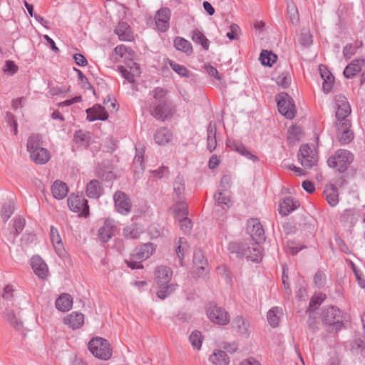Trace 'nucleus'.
<instances>
[{"label":"nucleus","mask_w":365,"mask_h":365,"mask_svg":"<svg viewBox=\"0 0 365 365\" xmlns=\"http://www.w3.org/2000/svg\"><path fill=\"white\" fill-rule=\"evenodd\" d=\"M0 296L7 303L4 311V318L16 330L24 329V322L19 317L29 304L28 297L21 294L14 282H5L1 287Z\"/></svg>","instance_id":"obj_1"},{"label":"nucleus","mask_w":365,"mask_h":365,"mask_svg":"<svg viewBox=\"0 0 365 365\" xmlns=\"http://www.w3.org/2000/svg\"><path fill=\"white\" fill-rule=\"evenodd\" d=\"M168 91L158 87L152 91V97L148 101V111L155 118L165 120L171 116L174 109L168 99Z\"/></svg>","instance_id":"obj_2"},{"label":"nucleus","mask_w":365,"mask_h":365,"mask_svg":"<svg viewBox=\"0 0 365 365\" xmlns=\"http://www.w3.org/2000/svg\"><path fill=\"white\" fill-rule=\"evenodd\" d=\"M297 158L303 168L294 165H289L288 168L294 170L298 176L304 175V169H310L317 164L318 154L315 146L309 144L302 145L297 152Z\"/></svg>","instance_id":"obj_3"},{"label":"nucleus","mask_w":365,"mask_h":365,"mask_svg":"<svg viewBox=\"0 0 365 365\" xmlns=\"http://www.w3.org/2000/svg\"><path fill=\"white\" fill-rule=\"evenodd\" d=\"M173 271L170 268L160 266L155 272V282L158 287L157 295L163 299L171 294L177 287V284L172 282Z\"/></svg>","instance_id":"obj_4"},{"label":"nucleus","mask_w":365,"mask_h":365,"mask_svg":"<svg viewBox=\"0 0 365 365\" xmlns=\"http://www.w3.org/2000/svg\"><path fill=\"white\" fill-rule=\"evenodd\" d=\"M40 144V137L38 135H31L27 142V150L32 160L37 164L43 165L50 160L51 155L50 153L41 147Z\"/></svg>","instance_id":"obj_5"},{"label":"nucleus","mask_w":365,"mask_h":365,"mask_svg":"<svg viewBox=\"0 0 365 365\" xmlns=\"http://www.w3.org/2000/svg\"><path fill=\"white\" fill-rule=\"evenodd\" d=\"M88 347L91 353L98 359L107 361L112 356V349L110 343L102 337L93 338L88 342Z\"/></svg>","instance_id":"obj_6"},{"label":"nucleus","mask_w":365,"mask_h":365,"mask_svg":"<svg viewBox=\"0 0 365 365\" xmlns=\"http://www.w3.org/2000/svg\"><path fill=\"white\" fill-rule=\"evenodd\" d=\"M354 159L352 153L346 150H338L327 160V164L330 168L339 172L345 171L351 165Z\"/></svg>","instance_id":"obj_7"},{"label":"nucleus","mask_w":365,"mask_h":365,"mask_svg":"<svg viewBox=\"0 0 365 365\" xmlns=\"http://www.w3.org/2000/svg\"><path fill=\"white\" fill-rule=\"evenodd\" d=\"M206 315L209 320L217 325H226L230 321L229 313L222 307L215 304H210L207 306Z\"/></svg>","instance_id":"obj_8"},{"label":"nucleus","mask_w":365,"mask_h":365,"mask_svg":"<svg viewBox=\"0 0 365 365\" xmlns=\"http://www.w3.org/2000/svg\"><path fill=\"white\" fill-rule=\"evenodd\" d=\"M279 112L287 118L292 119L295 115V106L292 99L285 93H281L276 97Z\"/></svg>","instance_id":"obj_9"},{"label":"nucleus","mask_w":365,"mask_h":365,"mask_svg":"<svg viewBox=\"0 0 365 365\" xmlns=\"http://www.w3.org/2000/svg\"><path fill=\"white\" fill-rule=\"evenodd\" d=\"M70 210L78 213V216L87 217L89 214V207L87 200L82 196L71 195L67 200Z\"/></svg>","instance_id":"obj_10"},{"label":"nucleus","mask_w":365,"mask_h":365,"mask_svg":"<svg viewBox=\"0 0 365 365\" xmlns=\"http://www.w3.org/2000/svg\"><path fill=\"white\" fill-rule=\"evenodd\" d=\"M115 207L118 213L127 215L131 210V202L129 197L121 191H117L113 196Z\"/></svg>","instance_id":"obj_11"},{"label":"nucleus","mask_w":365,"mask_h":365,"mask_svg":"<svg viewBox=\"0 0 365 365\" xmlns=\"http://www.w3.org/2000/svg\"><path fill=\"white\" fill-rule=\"evenodd\" d=\"M118 70L123 77L131 83H133L135 78L140 77L141 73L140 65L134 61L129 63L128 66H119Z\"/></svg>","instance_id":"obj_12"},{"label":"nucleus","mask_w":365,"mask_h":365,"mask_svg":"<svg viewBox=\"0 0 365 365\" xmlns=\"http://www.w3.org/2000/svg\"><path fill=\"white\" fill-rule=\"evenodd\" d=\"M247 231L253 241L257 244H259L264 241V232L258 220H250L247 222Z\"/></svg>","instance_id":"obj_13"},{"label":"nucleus","mask_w":365,"mask_h":365,"mask_svg":"<svg viewBox=\"0 0 365 365\" xmlns=\"http://www.w3.org/2000/svg\"><path fill=\"white\" fill-rule=\"evenodd\" d=\"M336 117L339 121L346 120V117L351 113L350 106L344 96L335 97Z\"/></svg>","instance_id":"obj_14"},{"label":"nucleus","mask_w":365,"mask_h":365,"mask_svg":"<svg viewBox=\"0 0 365 365\" xmlns=\"http://www.w3.org/2000/svg\"><path fill=\"white\" fill-rule=\"evenodd\" d=\"M170 15V10L165 7L161 8L156 13L155 20L156 26L159 31L165 32L168 29Z\"/></svg>","instance_id":"obj_15"},{"label":"nucleus","mask_w":365,"mask_h":365,"mask_svg":"<svg viewBox=\"0 0 365 365\" xmlns=\"http://www.w3.org/2000/svg\"><path fill=\"white\" fill-rule=\"evenodd\" d=\"M50 240L56 253L61 257L66 255V252L58 230L53 226L50 229Z\"/></svg>","instance_id":"obj_16"},{"label":"nucleus","mask_w":365,"mask_h":365,"mask_svg":"<svg viewBox=\"0 0 365 365\" xmlns=\"http://www.w3.org/2000/svg\"><path fill=\"white\" fill-rule=\"evenodd\" d=\"M337 135L340 142L342 143H349L354 138V134L350 130V123L349 120L341 121L337 123Z\"/></svg>","instance_id":"obj_17"},{"label":"nucleus","mask_w":365,"mask_h":365,"mask_svg":"<svg viewBox=\"0 0 365 365\" xmlns=\"http://www.w3.org/2000/svg\"><path fill=\"white\" fill-rule=\"evenodd\" d=\"M31 265L34 273L40 278L45 279L48 274V268L46 263L39 256H34L31 260Z\"/></svg>","instance_id":"obj_18"},{"label":"nucleus","mask_w":365,"mask_h":365,"mask_svg":"<svg viewBox=\"0 0 365 365\" xmlns=\"http://www.w3.org/2000/svg\"><path fill=\"white\" fill-rule=\"evenodd\" d=\"M63 324L72 329H80L84 324V315L78 312H73L63 319Z\"/></svg>","instance_id":"obj_19"},{"label":"nucleus","mask_w":365,"mask_h":365,"mask_svg":"<svg viewBox=\"0 0 365 365\" xmlns=\"http://www.w3.org/2000/svg\"><path fill=\"white\" fill-rule=\"evenodd\" d=\"M115 54L118 56L120 61H123L125 66H128V63L133 61V58L135 57V51L129 47L124 45H119L114 49Z\"/></svg>","instance_id":"obj_20"},{"label":"nucleus","mask_w":365,"mask_h":365,"mask_svg":"<svg viewBox=\"0 0 365 365\" xmlns=\"http://www.w3.org/2000/svg\"><path fill=\"white\" fill-rule=\"evenodd\" d=\"M87 118L89 121L97 120H106L108 118V114L101 105L96 104L86 110Z\"/></svg>","instance_id":"obj_21"},{"label":"nucleus","mask_w":365,"mask_h":365,"mask_svg":"<svg viewBox=\"0 0 365 365\" xmlns=\"http://www.w3.org/2000/svg\"><path fill=\"white\" fill-rule=\"evenodd\" d=\"M234 328L237 332L243 337H248L251 333L252 327L249 320L237 317L233 322Z\"/></svg>","instance_id":"obj_22"},{"label":"nucleus","mask_w":365,"mask_h":365,"mask_svg":"<svg viewBox=\"0 0 365 365\" xmlns=\"http://www.w3.org/2000/svg\"><path fill=\"white\" fill-rule=\"evenodd\" d=\"M115 32L120 41H132L135 38L130 26L125 22H120L117 25Z\"/></svg>","instance_id":"obj_23"},{"label":"nucleus","mask_w":365,"mask_h":365,"mask_svg":"<svg viewBox=\"0 0 365 365\" xmlns=\"http://www.w3.org/2000/svg\"><path fill=\"white\" fill-rule=\"evenodd\" d=\"M115 232V227L112 220L107 219L104 222L103 226L99 230L98 235L101 241L108 242Z\"/></svg>","instance_id":"obj_24"},{"label":"nucleus","mask_w":365,"mask_h":365,"mask_svg":"<svg viewBox=\"0 0 365 365\" xmlns=\"http://www.w3.org/2000/svg\"><path fill=\"white\" fill-rule=\"evenodd\" d=\"M365 64L363 58L355 59L346 66L344 71V75L347 78H351L357 75Z\"/></svg>","instance_id":"obj_25"},{"label":"nucleus","mask_w":365,"mask_h":365,"mask_svg":"<svg viewBox=\"0 0 365 365\" xmlns=\"http://www.w3.org/2000/svg\"><path fill=\"white\" fill-rule=\"evenodd\" d=\"M298 201L290 197H286L279 202V212L280 215L287 216L299 207Z\"/></svg>","instance_id":"obj_26"},{"label":"nucleus","mask_w":365,"mask_h":365,"mask_svg":"<svg viewBox=\"0 0 365 365\" xmlns=\"http://www.w3.org/2000/svg\"><path fill=\"white\" fill-rule=\"evenodd\" d=\"M324 197L331 207L336 206L339 202V194L335 185L330 184L326 185L324 191Z\"/></svg>","instance_id":"obj_27"},{"label":"nucleus","mask_w":365,"mask_h":365,"mask_svg":"<svg viewBox=\"0 0 365 365\" xmlns=\"http://www.w3.org/2000/svg\"><path fill=\"white\" fill-rule=\"evenodd\" d=\"M68 189L66 183L56 180L51 187L53 196L57 200L63 199L68 194Z\"/></svg>","instance_id":"obj_28"},{"label":"nucleus","mask_w":365,"mask_h":365,"mask_svg":"<svg viewBox=\"0 0 365 365\" xmlns=\"http://www.w3.org/2000/svg\"><path fill=\"white\" fill-rule=\"evenodd\" d=\"M72 305V297L68 294H62L56 301V307L61 312H67L70 310Z\"/></svg>","instance_id":"obj_29"},{"label":"nucleus","mask_w":365,"mask_h":365,"mask_svg":"<svg viewBox=\"0 0 365 365\" xmlns=\"http://www.w3.org/2000/svg\"><path fill=\"white\" fill-rule=\"evenodd\" d=\"M155 250L156 247L153 244L145 243L136 252V257L138 259L141 261L145 260L153 255Z\"/></svg>","instance_id":"obj_30"},{"label":"nucleus","mask_w":365,"mask_h":365,"mask_svg":"<svg viewBox=\"0 0 365 365\" xmlns=\"http://www.w3.org/2000/svg\"><path fill=\"white\" fill-rule=\"evenodd\" d=\"M209 360L213 365H228L230 363L227 354L221 350H215Z\"/></svg>","instance_id":"obj_31"},{"label":"nucleus","mask_w":365,"mask_h":365,"mask_svg":"<svg viewBox=\"0 0 365 365\" xmlns=\"http://www.w3.org/2000/svg\"><path fill=\"white\" fill-rule=\"evenodd\" d=\"M154 138L157 144L163 145L170 141L172 133L166 128H160L156 131Z\"/></svg>","instance_id":"obj_32"},{"label":"nucleus","mask_w":365,"mask_h":365,"mask_svg":"<svg viewBox=\"0 0 365 365\" xmlns=\"http://www.w3.org/2000/svg\"><path fill=\"white\" fill-rule=\"evenodd\" d=\"M193 262L198 275L203 274L206 270L207 262L200 251L194 253Z\"/></svg>","instance_id":"obj_33"},{"label":"nucleus","mask_w":365,"mask_h":365,"mask_svg":"<svg viewBox=\"0 0 365 365\" xmlns=\"http://www.w3.org/2000/svg\"><path fill=\"white\" fill-rule=\"evenodd\" d=\"M245 255L253 262L260 261L262 258V253L259 244L255 242L252 247H248L245 250Z\"/></svg>","instance_id":"obj_34"},{"label":"nucleus","mask_w":365,"mask_h":365,"mask_svg":"<svg viewBox=\"0 0 365 365\" xmlns=\"http://www.w3.org/2000/svg\"><path fill=\"white\" fill-rule=\"evenodd\" d=\"M339 310L336 308L330 307L327 309L324 317L326 323L329 324L330 325L333 324V327H336V329L340 327L341 324L338 319H336V317H339Z\"/></svg>","instance_id":"obj_35"},{"label":"nucleus","mask_w":365,"mask_h":365,"mask_svg":"<svg viewBox=\"0 0 365 365\" xmlns=\"http://www.w3.org/2000/svg\"><path fill=\"white\" fill-rule=\"evenodd\" d=\"M123 236L127 239H138L143 233L142 228L137 225H132L123 229Z\"/></svg>","instance_id":"obj_36"},{"label":"nucleus","mask_w":365,"mask_h":365,"mask_svg":"<svg viewBox=\"0 0 365 365\" xmlns=\"http://www.w3.org/2000/svg\"><path fill=\"white\" fill-rule=\"evenodd\" d=\"M174 45L176 49L185 52L188 55L192 52V46L191 43L183 38H175L174 40Z\"/></svg>","instance_id":"obj_37"},{"label":"nucleus","mask_w":365,"mask_h":365,"mask_svg":"<svg viewBox=\"0 0 365 365\" xmlns=\"http://www.w3.org/2000/svg\"><path fill=\"white\" fill-rule=\"evenodd\" d=\"M302 129L299 126H292L288 130L287 138L290 143H296L303 137Z\"/></svg>","instance_id":"obj_38"},{"label":"nucleus","mask_w":365,"mask_h":365,"mask_svg":"<svg viewBox=\"0 0 365 365\" xmlns=\"http://www.w3.org/2000/svg\"><path fill=\"white\" fill-rule=\"evenodd\" d=\"M171 211L176 218L184 217L188 213L187 206L183 201H179L174 204L171 207Z\"/></svg>","instance_id":"obj_39"},{"label":"nucleus","mask_w":365,"mask_h":365,"mask_svg":"<svg viewBox=\"0 0 365 365\" xmlns=\"http://www.w3.org/2000/svg\"><path fill=\"white\" fill-rule=\"evenodd\" d=\"M86 193L89 197H98L101 194V187L99 182L91 180L86 186Z\"/></svg>","instance_id":"obj_40"},{"label":"nucleus","mask_w":365,"mask_h":365,"mask_svg":"<svg viewBox=\"0 0 365 365\" xmlns=\"http://www.w3.org/2000/svg\"><path fill=\"white\" fill-rule=\"evenodd\" d=\"M281 311L277 307H273L269 310L267 314V321L272 327H277L279 323Z\"/></svg>","instance_id":"obj_41"},{"label":"nucleus","mask_w":365,"mask_h":365,"mask_svg":"<svg viewBox=\"0 0 365 365\" xmlns=\"http://www.w3.org/2000/svg\"><path fill=\"white\" fill-rule=\"evenodd\" d=\"M191 38L195 43L200 44L205 50H207L209 48L208 39L199 30L193 31Z\"/></svg>","instance_id":"obj_42"},{"label":"nucleus","mask_w":365,"mask_h":365,"mask_svg":"<svg viewBox=\"0 0 365 365\" xmlns=\"http://www.w3.org/2000/svg\"><path fill=\"white\" fill-rule=\"evenodd\" d=\"M189 251V245L187 241L183 238H180L178 241V245L175 249V253L182 262L184 256Z\"/></svg>","instance_id":"obj_43"},{"label":"nucleus","mask_w":365,"mask_h":365,"mask_svg":"<svg viewBox=\"0 0 365 365\" xmlns=\"http://www.w3.org/2000/svg\"><path fill=\"white\" fill-rule=\"evenodd\" d=\"M259 59L263 65L271 66L277 61V56L270 51H262Z\"/></svg>","instance_id":"obj_44"},{"label":"nucleus","mask_w":365,"mask_h":365,"mask_svg":"<svg viewBox=\"0 0 365 365\" xmlns=\"http://www.w3.org/2000/svg\"><path fill=\"white\" fill-rule=\"evenodd\" d=\"M216 145L215 128L210 125L207 128V148L212 152L215 149Z\"/></svg>","instance_id":"obj_45"},{"label":"nucleus","mask_w":365,"mask_h":365,"mask_svg":"<svg viewBox=\"0 0 365 365\" xmlns=\"http://www.w3.org/2000/svg\"><path fill=\"white\" fill-rule=\"evenodd\" d=\"M169 65L171 68L177 73L180 76L187 77L189 76V71L185 66L178 64L173 61H169Z\"/></svg>","instance_id":"obj_46"},{"label":"nucleus","mask_w":365,"mask_h":365,"mask_svg":"<svg viewBox=\"0 0 365 365\" xmlns=\"http://www.w3.org/2000/svg\"><path fill=\"white\" fill-rule=\"evenodd\" d=\"M5 119L7 125L11 128V132L14 135H16L18 133V124L15 116L11 113L8 112L6 114Z\"/></svg>","instance_id":"obj_47"},{"label":"nucleus","mask_w":365,"mask_h":365,"mask_svg":"<svg viewBox=\"0 0 365 365\" xmlns=\"http://www.w3.org/2000/svg\"><path fill=\"white\" fill-rule=\"evenodd\" d=\"M287 14L292 24H296L299 21L298 9L294 4L292 3L288 4Z\"/></svg>","instance_id":"obj_48"},{"label":"nucleus","mask_w":365,"mask_h":365,"mask_svg":"<svg viewBox=\"0 0 365 365\" xmlns=\"http://www.w3.org/2000/svg\"><path fill=\"white\" fill-rule=\"evenodd\" d=\"M190 341L195 348L200 349L202 346L201 333L198 331H192L190 336Z\"/></svg>","instance_id":"obj_49"},{"label":"nucleus","mask_w":365,"mask_h":365,"mask_svg":"<svg viewBox=\"0 0 365 365\" xmlns=\"http://www.w3.org/2000/svg\"><path fill=\"white\" fill-rule=\"evenodd\" d=\"M142 261L139 260L136 257V254L130 256L128 259H125V263L127 264L128 267H129L131 269H142L143 267L142 264Z\"/></svg>","instance_id":"obj_50"},{"label":"nucleus","mask_w":365,"mask_h":365,"mask_svg":"<svg viewBox=\"0 0 365 365\" xmlns=\"http://www.w3.org/2000/svg\"><path fill=\"white\" fill-rule=\"evenodd\" d=\"M18 66L12 61H6L3 68L4 72L8 76H13L18 71Z\"/></svg>","instance_id":"obj_51"},{"label":"nucleus","mask_w":365,"mask_h":365,"mask_svg":"<svg viewBox=\"0 0 365 365\" xmlns=\"http://www.w3.org/2000/svg\"><path fill=\"white\" fill-rule=\"evenodd\" d=\"M235 150L239 153L240 154H241L242 155H244L245 157H246L248 159H250L252 160V161L254 162H257L259 160L258 158L253 155L252 153H251L248 150H247L244 146L242 145H238V146H236V148H235Z\"/></svg>","instance_id":"obj_52"},{"label":"nucleus","mask_w":365,"mask_h":365,"mask_svg":"<svg viewBox=\"0 0 365 365\" xmlns=\"http://www.w3.org/2000/svg\"><path fill=\"white\" fill-rule=\"evenodd\" d=\"M215 198L216 202L220 205H224L229 207L232 203L229 196H227L224 193L219 192L215 194Z\"/></svg>","instance_id":"obj_53"},{"label":"nucleus","mask_w":365,"mask_h":365,"mask_svg":"<svg viewBox=\"0 0 365 365\" xmlns=\"http://www.w3.org/2000/svg\"><path fill=\"white\" fill-rule=\"evenodd\" d=\"M325 299V295L319 293L314 295L312 299L309 304V309H314L317 305H319Z\"/></svg>","instance_id":"obj_54"},{"label":"nucleus","mask_w":365,"mask_h":365,"mask_svg":"<svg viewBox=\"0 0 365 365\" xmlns=\"http://www.w3.org/2000/svg\"><path fill=\"white\" fill-rule=\"evenodd\" d=\"M74 140L78 144L83 145L87 143L88 137L81 130H78L74 135Z\"/></svg>","instance_id":"obj_55"},{"label":"nucleus","mask_w":365,"mask_h":365,"mask_svg":"<svg viewBox=\"0 0 365 365\" xmlns=\"http://www.w3.org/2000/svg\"><path fill=\"white\" fill-rule=\"evenodd\" d=\"M178 219L179 220L180 227L184 232H187L190 230L191 221L187 217V216Z\"/></svg>","instance_id":"obj_56"},{"label":"nucleus","mask_w":365,"mask_h":365,"mask_svg":"<svg viewBox=\"0 0 365 365\" xmlns=\"http://www.w3.org/2000/svg\"><path fill=\"white\" fill-rule=\"evenodd\" d=\"M205 68L207 73L212 77H214L217 81H221V76H220L217 70L210 65H205Z\"/></svg>","instance_id":"obj_57"},{"label":"nucleus","mask_w":365,"mask_h":365,"mask_svg":"<svg viewBox=\"0 0 365 365\" xmlns=\"http://www.w3.org/2000/svg\"><path fill=\"white\" fill-rule=\"evenodd\" d=\"M13 210L11 206H4L1 211V217L4 221H6L11 215Z\"/></svg>","instance_id":"obj_58"},{"label":"nucleus","mask_w":365,"mask_h":365,"mask_svg":"<svg viewBox=\"0 0 365 365\" xmlns=\"http://www.w3.org/2000/svg\"><path fill=\"white\" fill-rule=\"evenodd\" d=\"M334 82V78H328L323 80L322 88L324 93H328L331 91L333 84Z\"/></svg>","instance_id":"obj_59"},{"label":"nucleus","mask_w":365,"mask_h":365,"mask_svg":"<svg viewBox=\"0 0 365 365\" xmlns=\"http://www.w3.org/2000/svg\"><path fill=\"white\" fill-rule=\"evenodd\" d=\"M287 248L292 254H296L302 249V247L300 245H295L294 242L289 241L287 244Z\"/></svg>","instance_id":"obj_60"},{"label":"nucleus","mask_w":365,"mask_h":365,"mask_svg":"<svg viewBox=\"0 0 365 365\" xmlns=\"http://www.w3.org/2000/svg\"><path fill=\"white\" fill-rule=\"evenodd\" d=\"M73 59L76 63L81 66H85L88 63L86 58L80 53L75 54L73 56Z\"/></svg>","instance_id":"obj_61"},{"label":"nucleus","mask_w":365,"mask_h":365,"mask_svg":"<svg viewBox=\"0 0 365 365\" xmlns=\"http://www.w3.org/2000/svg\"><path fill=\"white\" fill-rule=\"evenodd\" d=\"M184 190V186L182 183V180L180 178H178L176 181L174 183V190L177 193L178 195H180Z\"/></svg>","instance_id":"obj_62"},{"label":"nucleus","mask_w":365,"mask_h":365,"mask_svg":"<svg viewBox=\"0 0 365 365\" xmlns=\"http://www.w3.org/2000/svg\"><path fill=\"white\" fill-rule=\"evenodd\" d=\"M319 72H320L321 77L323 80H327L328 78H334V76L331 75V73L323 65L319 66Z\"/></svg>","instance_id":"obj_63"},{"label":"nucleus","mask_w":365,"mask_h":365,"mask_svg":"<svg viewBox=\"0 0 365 365\" xmlns=\"http://www.w3.org/2000/svg\"><path fill=\"white\" fill-rule=\"evenodd\" d=\"M239 365H262L260 362L253 357H249L242 360Z\"/></svg>","instance_id":"obj_64"}]
</instances>
